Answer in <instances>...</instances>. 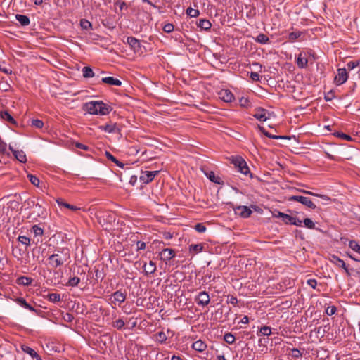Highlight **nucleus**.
Listing matches in <instances>:
<instances>
[{
  "instance_id": "b1692460",
  "label": "nucleus",
  "mask_w": 360,
  "mask_h": 360,
  "mask_svg": "<svg viewBox=\"0 0 360 360\" xmlns=\"http://www.w3.org/2000/svg\"><path fill=\"white\" fill-rule=\"evenodd\" d=\"M0 116L3 120H6L9 123L16 124L15 119L11 116V115L8 111H1L0 112Z\"/></svg>"
},
{
  "instance_id": "e433bc0d",
  "label": "nucleus",
  "mask_w": 360,
  "mask_h": 360,
  "mask_svg": "<svg viewBox=\"0 0 360 360\" xmlns=\"http://www.w3.org/2000/svg\"><path fill=\"white\" fill-rule=\"evenodd\" d=\"M264 135L266 136H267L269 138H271V139H288V140H290L291 139L290 136L272 135L270 133H269L268 131L265 132Z\"/></svg>"
},
{
  "instance_id": "dca6fc26",
  "label": "nucleus",
  "mask_w": 360,
  "mask_h": 360,
  "mask_svg": "<svg viewBox=\"0 0 360 360\" xmlns=\"http://www.w3.org/2000/svg\"><path fill=\"white\" fill-rule=\"evenodd\" d=\"M143 268L145 275L148 276L155 273L156 271V264L154 262L150 260L148 264L145 263Z\"/></svg>"
},
{
  "instance_id": "8fccbe9b",
  "label": "nucleus",
  "mask_w": 360,
  "mask_h": 360,
  "mask_svg": "<svg viewBox=\"0 0 360 360\" xmlns=\"http://www.w3.org/2000/svg\"><path fill=\"white\" fill-rule=\"evenodd\" d=\"M195 229L199 233H203L206 231V227L203 224L198 223L195 225Z\"/></svg>"
},
{
  "instance_id": "393cba45",
  "label": "nucleus",
  "mask_w": 360,
  "mask_h": 360,
  "mask_svg": "<svg viewBox=\"0 0 360 360\" xmlns=\"http://www.w3.org/2000/svg\"><path fill=\"white\" fill-rule=\"evenodd\" d=\"M16 20L20 23L22 26H27L30 24V18L25 15L17 14L15 15Z\"/></svg>"
},
{
  "instance_id": "69168bd1",
  "label": "nucleus",
  "mask_w": 360,
  "mask_h": 360,
  "mask_svg": "<svg viewBox=\"0 0 360 360\" xmlns=\"http://www.w3.org/2000/svg\"><path fill=\"white\" fill-rule=\"evenodd\" d=\"M105 157H106L108 160H111V161H112V162H114L115 161V160L117 159L115 156H113V155H112L110 152H108V151H105Z\"/></svg>"
},
{
  "instance_id": "338daca9",
  "label": "nucleus",
  "mask_w": 360,
  "mask_h": 360,
  "mask_svg": "<svg viewBox=\"0 0 360 360\" xmlns=\"http://www.w3.org/2000/svg\"><path fill=\"white\" fill-rule=\"evenodd\" d=\"M240 103L242 106H247L248 105L249 101L247 98H242L240 100Z\"/></svg>"
},
{
  "instance_id": "1a4fd4ad",
  "label": "nucleus",
  "mask_w": 360,
  "mask_h": 360,
  "mask_svg": "<svg viewBox=\"0 0 360 360\" xmlns=\"http://www.w3.org/2000/svg\"><path fill=\"white\" fill-rule=\"evenodd\" d=\"M235 212L241 217L248 218L252 213V210L247 206H237L234 207Z\"/></svg>"
},
{
  "instance_id": "49530a36",
  "label": "nucleus",
  "mask_w": 360,
  "mask_h": 360,
  "mask_svg": "<svg viewBox=\"0 0 360 360\" xmlns=\"http://www.w3.org/2000/svg\"><path fill=\"white\" fill-rule=\"evenodd\" d=\"M18 241L20 242L22 244H24L25 245H29L30 243V240L28 237L24 236H20L18 238Z\"/></svg>"
},
{
  "instance_id": "3c124183",
  "label": "nucleus",
  "mask_w": 360,
  "mask_h": 360,
  "mask_svg": "<svg viewBox=\"0 0 360 360\" xmlns=\"http://www.w3.org/2000/svg\"><path fill=\"white\" fill-rule=\"evenodd\" d=\"M63 319L66 322H68V323H70L73 321L74 319V316L70 314V313H65L63 316Z\"/></svg>"
},
{
  "instance_id": "864d4df0",
  "label": "nucleus",
  "mask_w": 360,
  "mask_h": 360,
  "mask_svg": "<svg viewBox=\"0 0 360 360\" xmlns=\"http://www.w3.org/2000/svg\"><path fill=\"white\" fill-rule=\"evenodd\" d=\"M336 311H337V309L335 306H330V307H327V309L326 310V313L328 316H332L335 314Z\"/></svg>"
},
{
  "instance_id": "a211bd4d",
  "label": "nucleus",
  "mask_w": 360,
  "mask_h": 360,
  "mask_svg": "<svg viewBox=\"0 0 360 360\" xmlns=\"http://www.w3.org/2000/svg\"><path fill=\"white\" fill-rule=\"evenodd\" d=\"M192 348L197 352H202L206 349L207 345L201 340H198L193 343Z\"/></svg>"
},
{
  "instance_id": "f03ea898",
  "label": "nucleus",
  "mask_w": 360,
  "mask_h": 360,
  "mask_svg": "<svg viewBox=\"0 0 360 360\" xmlns=\"http://www.w3.org/2000/svg\"><path fill=\"white\" fill-rule=\"evenodd\" d=\"M70 259V253L68 249H63L49 257V264L52 267L57 268L63 265Z\"/></svg>"
},
{
  "instance_id": "412c9836",
  "label": "nucleus",
  "mask_w": 360,
  "mask_h": 360,
  "mask_svg": "<svg viewBox=\"0 0 360 360\" xmlns=\"http://www.w3.org/2000/svg\"><path fill=\"white\" fill-rule=\"evenodd\" d=\"M112 296L114 297V302H118L119 303H122L126 299V293L120 290L115 292Z\"/></svg>"
},
{
  "instance_id": "58836bf2",
  "label": "nucleus",
  "mask_w": 360,
  "mask_h": 360,
  "mask_svg": "<svg viewBox=\"0 0 360 360\" xmlns=\"http://www.w3.org/2000/svg\"><path fill=\"white\" fill-rule=\"evenodd\" d=\"M358 66H360V60L349 61L347 64L348 70H352Z\"/></svg>"
},
{
  "instance_id": "9b49d317",
  "label": "nucleus",
  "mask_w": 360,
  "mask_h": 360,
  "mask_svg": "<svg viewBox=\"0 0 360 360\" xmlns=\"http://www.w3.org/2000/svg\"><path fill=\"white\" fill-rule=\"evenodd\" d=\"M330 261L335 265L342 268L348 275L350 274L345 262L342 259L339 258L338 256L334 255H332L331 257L330 258Z\"/></svg>"
},
{
  "instance_id": "39448f33",
  "label": "nucleus",
  "mask_w": 360,
  "mask_h": 360,
  "mask_svg": "<svg viewBox=\"0 0 360 360\" xmlns=\"http://www.w3.org/2000/svg\"><path fill=\"white\" fill-rule=\"evenodd\" d=\"M290 201H297L311 209H315L316 205L307 197L301 195H292L289 198Z\"/></svg>"
},
{
  "instance_id": "6e6552de",
  "label": "nucleus",
  "mask_w": 360,
  "mask_h": 360,
  "mask_svg": "<svg viewBox=\"0 0 360 360\" xmlns=\"http://www.w3.org/2000/svg\"><path fill=\"white\" fill-rule=\"evenodd\" d=\"M195 302L198 305L206 306L210 302V298L208 293L205 291L199 292L195 298Z\"/></svg>"
},
{
  "instance_id": "79ce46f5",
  "label": "nucleus",
  "mask_w": 360,
  "mask_h": 360,
  "mask_svg": "<svg viewBox=\"0 0 360 360\" xmlns=\"http://www.w3.org/2000/svg\"><path fill=\"white\" fill-rule=\"evenodd\" d=\"M349 246L353 250L360 254V245L355 240H351L349 242Z\"/></svg>"
},
{
  "instance_id": "c03bdc74",
  "label": "nucleus",
  "mask_w": 360,
  "mask_h": 360,
  "mask_svg": "<svg viewBox=\"0 0 360 360\" xmlns=\"http://www.w3.org/2000/svg\"><path fill=\"white\" fill-rule=\"evenodd\" d=\"M283 221L286 224H292L295 222V217L286 214Z\"/></svg>"
},
{
  "instance_id": "f3484780",
  "label": "nucleus",
  "mask_w": 360,
  "mask_h": 360,
  "mask_svg": "<svg viewBox=\"0 0 360 360\" xmlns=\"http://www.w3.org/2000/svg\"><path fill=\"white\" fill-rule=\"evenodd\" d=\"M101 81H102V82L110 84V85L117 86H120L122 85V82L120 79L114 78L112 77H103V78H102Z\"/></svg>"
},
{
  "instance_id": "20e7f679",
  "label": "nucleus",
  "mask_w": 360,
  "mask_h": 360,
  "mask_svg": "<svg viewBox=\"0 0 360 360\" xmlns=\"http://www.w3.org/2000/svg\"><path fill=\"white\" fill-rule=\"evenodd\" d=\"M273 112H270L266 109L262 108H257L254 110L252 116L260 122H265L270 119Z\"/></svg>"
},
{
  "instance_id": "9d476101",
  "label": "nucleus",
  "mask_w": 360,
  "mask_h": 360,
  "mask_svg": "<svg viewBox=\"0 0 360 360\" xmlns=\"http://www.w3.org/2000/svg\"><path fill=\"white\" fill-rule=\"evenodd\" d=\"M219 97L220 99L226 103L232 102L234 100V96L229 89H221L219 92Z\"/></svg>"
},
{
  "instance_id": "bb28decb",
  "label": "nucleus",
  "mask_w": 360,
  "mask_h": 360,
  "mask_svg": "<svg viewBox=\"0 0 360 360\" xmlns=\"http://www.w3.org/2000/svg\"><path fill=\"white\" fill-rule=\"evenodd\" d=\"M17 302L22 307H23L24 308L30 310V311H34L35 309H34L33 307H32L30 304H28L26 300L22 298V297H19L17 299Z\"/></svg>"
},
{
  "instance_id": "423d86ee",
  "label": "nucleus",
  "mask_w": 360,
  "mask_h": 360,
  "mask_svg": "<svg viewBox=\"0 0 360 360\" xmlns=\"http://www.w3.org/2000/svg\"><path fill=\"white\" fill-rule=\"evenodd\" d=\"M338 73L335 77L334 82L336 85L340 86L345 83L348 79V73L346 68H338Z\"/></svg>"
},
{
  "instance_id": "ea45409f",
  "label": "nucleus",
  "mask_w": 360,
  "mask_h": 360,
  "mask_svg": "<svg viewBox=\"0 0 360 360\" xmlns=\"http://www.w3.org/2000/svg\"><path fill=\"white\" fill-rule=\"evenodd\" d=\"M260 333L264 336H269L271 334V329L270 327L264 326L260 328Z\"/></svg>"
},
{
  "instance_id": "c9c22d12",
  "label": "nucleus",
  "mask_w": 360,
  "mask_h": 360,
  "mask_svg": "<svg viewBox=\"0 0 360 360\" xmlns=\"http://www.w3.org/2000/svg\"><path fill=\"white\" fill-rule=\"evenodd\" d=\"M124 325V321L122 319H119L112 323V326L118 330L123 328Z\"/></svg>"
},
{
  "instance_id": "e2e57ef3",
  "label": "nucleus",
  "mask_w": 360,
  "mask_h": 360,
  "mask_svg": "<svg viewBox=\"0 0 360 360\" xmlns=\"http://www.w3.org/2000/svg\"><path fill=\"white\" fill-rule=\"evenodd\" d=\"M250 78L253 81H258L259 79V74L257 72H252L250 73Z\"/></svg>"
},
{
  "instance_id": "0eeeda50",
  "label": "nucleus",
  "mask_w": 360,
  "mask_h": 360,
  "mask_svg": "<svg viewBox=\"0 0 360 360\" xmlns=\"http://www.w3.org/2000/svg\"><path fill=\"white\" fill-rule=\"evenodd\" d=\"M159 173V171H146L141 173L140 180L144 184L151 182L155 176Z\"/></svg>"
},
{
  "instance_id": "603ef678",
  "label": "nucleus",
  "mask_w": 360,
  "mask_h": 360,
  "mask_svg": "<svg viewBox=\"0 0 360 360\" xmlns=\"http://www.w3.org/2000/svg\"><path fill=\"white\" fill-rule=\"evenodd\" d=\"M335 135L338 137H340L342 139H345V140H347V141H351L352 140V137L349 136V135H347L346 134H344V133H341V132H337L335 134Z\"/></svg>"
},
{
  "instance_id": "052dcab7",
  "label": "nucleus",
  "mask_w": 360,
  "mask_h": 360,
  "mask_svg": "<svg viewBox=\"0 0 360 360\" xmlns=\"http://www.w3.org/2000/svg\"><path fill=\"white\" fill-rule=\"evenodd\" d=\"M137 250H144L146 248V243L143 241H137Z\"/></svg>"
},
{
  "instance_id": "72a5a7b5",
  "label": "nucleus",
  "mask_w": 360,
  "mask_h": 360,
  "mask_svg": "<svg viewBox=\"0 0 360 360\" xmlns=\"http://www.w3.org/2000/svg\"><path fill=\"white\" fill-rule=\"evenodd\" d=\"M224 340L228 344H233L235 342V337L231 333H226L224 336Z\"/></svg>"
},
{
  "instance_id": "a878e982",
  "label": "nucleus",
  "mask_w": 360,
  "mask_h": 360,
  "mask_svg": "<svg viewBox=\"0 0 360 360\" xmlns=\"http://www.w3.org/2000/svg\"><path fill=\"white\" fill-rule=\"evenodd\" d=\"M198 26L202 30H208L211 28L212 24L208 20L200 19L198 23Z\"/></svg>"
},
{
  "instance_id": "c756f323",
  "label": "nucleus",
  "mask_w": 360,
  "mask_h": 360,
  "mask_svg": "<svg viewBox=\"0 0 360 360\" xmlns=\"http://www.w3.org/2000/svg\"><path fill=\"white\" fill-rule=\"evenodd\" d=\"M48 300L51 302H58L60 301V295L58 293H49L47 295Z\"/></svg>"
},
{
  "instance_id": "a19ab883",
  "label": "nucleus",
  "mask_w": 360,
  "mask_h": 360,
  "mask_svg": "<svg viewBox=\"0 0 360 360\" xmlns=\"http://www.w3.org/2000/svg\"><path fill=\"white\" fill-rule=\"evenodd\" d=\"M27 178L29 179L30 181L34 186H39V184L40 183L39 179L34 175L29 174H27Z\"/></svg>"
},
{
  "instance_id": "0e129e2a",
  "label": "nucleus",
  "mask_w": 360,
  "mask_h": 360,
  "mask_svg": "<svg viewBox=\"0 0 360 360\" xmlns=\"http://www.w3.org/2000/svg\"><path fill=\"white\" fill-rule=\"evenodd\" d=\"M75 146L77 148H79V149H82V150H89V147L84 144H82V143H75Z\"/></svg>"
},
{
  "instance_id": "473e14b6",
  "label": "nucleus",
  "mask_w": 360,
  "mask_h": 360,
  "mask_svg": "<svg viewBox=\"0 0 360 360\" xmlns=\"http://www.w3.org/2000/svg\"><path fill=\"white\" fill-rule=\"evenodd\" d=\"M189 250H190V251H194L196 253L200 252L203 250V245H202V244H200V243L193 244V245H190Z\"/></svg>"
},
{
  "instance_id": "2f4dec72",
  "label": "nucleus",
  "mask_w": 360,
  "mask_h": 360,
  "mask_svg": "<svg viewBox=\"0 0 360 360\" xmlns=\"http://www.w3.org/2000/svg\"><path fill=\"white\" fill-rule=\"evenodd\" d=\"M80 26L83 30H90L92 28V24L86 19H82L80 20Z\"/></svg>"
},
{
  "instance_id": "4c0bfd02",
  "label": "nucleus",
  "mask_w": 360,
  "mask_h": 360,
  "mask_svg": "<svg viewBox=\"0 0 360 360\" xmlns=\"http://www.w3.org/2000/svg\"><path fill=\"white\" fill-rule=\"evenodd\" d=\"M186 14L190 17H197L200 14V11L198 9H193L191 7H189L186 10Z\"/></svg>"
},
{
  "instance_id": "4d7b16f0",
  "label": "nucleus",
  "mask_w": 360,
  "mask_h": 360,
  "mask_svg": "<svg viewBox=\"0 0 360 360\" xmlns=\"http://www.w3.org/2000/svg\"><path fill=\"white\" fill-rule=\"evenodd\" d=\"M227 302H228V303H230V304H233V305H234V306H235V305H236V304H237V303H238V300H237V298H236L235 296H233V295H229V296H228Z\"/></svg>"
},
{
  "instance_id": "680f3d73",
  "label": "nucleus",
  "mask_w": 360,
  "mask_h": 360,
  "mask_svg": "<svg viewBox=\"0 0 360 360\" xmlns=\"http://www.w3.org/2000/svg\"><path fill=\"white\" fill-rule=\"evenodd\" d=\"M307 284L310 285L312 288L315 289L317 285V281L316 279H309L307 281Z\"/></svg>"
},
{
  "instance_id": "ddd939ff",
  "label": "nucleus",
  "mask_w": 360,
  "mask_h": 360,
  "mask_svg": "<svg viewBox=\"0 0 360 360\" xmlns=\"http://www.w3.org/2000/svg\"><path fill=\"white\" fill-rule=\"evenodd\" d=\"M9 149L12 151L13 155L18 161L22 163L26 162V155L22 150L14 149L13 146H11V144L9 145Z\"/></svg>"
},
{
  "instance_id": "bf43d9fd",
  "label": "nucleus",
  "mask_w": 360,
  "mask_h": 360,
  "mask_svg": "<svg viewBox=\"0 0 360 360\" xmlns=\"http://www.w3.org/2000/svg\"><path fill=\"white\" fill-rule=\"evenodd\" d=\"M314 196H316V197H319L321 198V199H323V200L326 201V202H328V201H330L331 199L330 197H328V195H321V194H318V193H315L314 194Z\"/></svg>"
},
{
  "instance_id": "f8f14e48",
  "label": "nucleus",
  "mask_w": 360,
  "mask_h": 360,
  "mask_svg": "<svg viewBox=\"0 0 360 360\" xmlns=\"http://www.w3.org/2000/svg\"><path fill=\"white\" fill-rule=\"evenodd\" d=\"M161 259L165 262L170 261L175 256V252L171 248H165L160 252Z\"/></svg>"
},
{
  "instance_id": "c85d7f7f",
  "label": "nucleus",
  "mask_w": 360,
  "mask_h": 360,
  "mask_svg": "<svg viewBox=\"0 0 360 360\" xmlns=\"http://www.w3.org/2000/svg\"><path fill=\"white\" fill-rule=\"evenodd\" d=\"M255 41L259 44H265L269 42V38L268 37L267 35L261 33L256 37Z\"/></svg>"
},
{
  "instance_id": "f704fd0d",
  "label": "nucleus",
  "mask_w": 360,
  "mask_h": 360,
  "mask_svg": "<svg viewBox=\"0 0 360 360\" xmlns=\"http://www.w3.org/2000/svg\"><path fill=\"white\" fill-rule=\"evenodd\" d=\"M79 282H80L79 278H78L77 276H74V277L70 278V280L68 281L66 285L75 287L79 284Z\"/></svg>"
},
{
  "instance_id": "13d9d810",
  "label": "nucleus",
  "mask_w": 360,
  "mask_h": 360,
  "mask_svg": "<svg viewBox=\"0 0 360 360\" xmlns=\"http://www.w3.org/2000/svg\"><path fill=\"white\" fill-rule=\"evenodd\" d=\"M335 97V94L333 92V91H328L327 94H325L324 98L326 101H330L333 99Z\"/></svg>"
},
{
  "instance_id": "4be33fe9",
  "label": "nucleus",
  "mask_w": 360,
  "mask_h": 360,
  "mask_svg": "<svg viewBox=\"0 0 360 360\" xmlns=\"http://www.w3.org/2000/svg\"><path fill=\"white\" fill-rule=\"evenodd\" d=\"M297 65L300 68H306L308 65V59L300 53L297 58Z\"/></svg>"
},
{
  "instance_id": "5701e85b",
  "label": "nucleus",
  "mask_w": 360,
  "mask_h": 360,
  "mask_svg": "<svg viewBox=\"0 0 360 360\" xmlns=\"http://www.w3.org/2000/svg\"><path fill=\"white\" fill-rule=\"evenodd\" d=\"M32 281L33 280H32V278L22 276H20V277L17 278L16 283L18 285H24V286H27V285H31Z\"/></svg>"
},
{
  "instance_id": "37998d69",
  "label": "nucleus",
  "mask_w": 360,
  "mask_h": 360,
  "mask_svg": "<svg viewBox=\"0 0 360 360\" xmlns=\"http://www.w3.org/2000/svg\"><path fill=\"white\" fill-rule=\"evenodd\" d=\"M303 223L304 224V226L308 228V229H314L315 228V224L312 221V220L309 218H305L304 220H303Z\"/></svg>"
},
{
  "instance_id": "cd10ccee",
  "label": "nucleus",
  "mask_w": 360,
  "mask_h": 360,
  "mask_svg": "<svg viewBox=\"0 0 360 360\" xmlns=\"http://www.w3.org/2000/svg\"><path fill=\"white\" fill-rule=\"evenodd\" d=\"M82 74L84 78H91L94 77L93 70L89 66H85L82 68Z\"/></svg>"
},
{
  "instance_id": "2eb2a0df",
  "label": "nucleus",
  "mask_w": 360,
  "mask_h": 360,
  "mask_svg": "<svg viewBox=\"0 0 360 360\" xmlns=\"http://www.w3.org/2000/svg\"><path fill=\"white\" fill-rule=\"evenodd\" d=\"M99 129L108 133H119L120 129L117 124H109L105 125L99 126Z\"/></svg>"
},
{
  "instance_id": "5fc2aeb1",
  "label": "nucleus",
  "mask_w": 360,
  "mask_h": 360,
  "mask_svg": "<svg viewBox=\"0 0 360 360\" xmlns=\"http://www.w3.org/2000/svg\"><path fill=\"white\" fill-rule=\"evenodd\" d=\"M164 32L170 33L174 30V25L171 23L165 24L163 27Z\"/></svg>"
},
{
  "instance_id": "a18cd8bd",
  "label": "nucleus",
  "mask_w": 360,
  "mask_h": 360,
  "mask_svg": "<svg viewBox=\"0 0 360 360\" xmlns=\"http://www.w3.org/2000/svg\"><path fill=\"white\" fill-rule=\"evenodd\" d=\"M32 126H33L37 129H41L44 126V122H43V121H41L40 120L34 119L32 120Z\"/></svg>"
},
{
  "instance_id": "6e6d98bb",
  "label": "nucleus",
  "mask_w": 360,
  "mask_h": 360,
  "mask_svg": "<svg viewBox=\"0 0 360 360\" xmlns=\"http://www.w3.org/2000/svg\"><path fill=\"white\" fill-rule=\"evenodd\" d=\"M32 229L36 236H41L44 233L43 229L37 225L33 226Z\"/></svg>"
},
{
  "instance_id": "f257e3e1",
  "label": "nucleus",
  "mask_w": 360,
  "mask_h": 360,
  "mask_svg": "<svg viewBox=\"0 0 360 360\" xmlns=\"http://www.w3.org/2000/svg\"><path fill=\"white\" fill-rule=\"evenodd\" d=\"M83 110L89 114L105 115L110 113L112 108L101 101H95L86 103L83 106Z\"/></svg>"
},
{
  "instance_id": "09e8293b",
  "label": "nucleus",
  "mask_w": 360,
  "mask_h": 360,
  "mask_svg": "<svg viewBox=\"0 0 360 360\" xmlns=\"http://www.w3.org/2000/svg\"><path fill=\"white\" fill-rule=\"evenodd\" d=\"M300 35H301L300 32H290L288 35V39L290 41H294V40L297 39V38H299L300 37Z\"/></svg>"
},
{
  "instance_id": "6ab92c4d",
  "label": "nucleus",
  "mask_w": 360,
  "mask_h": 360,
  "mask_svg": "<svg viewBox=\"0 0 360 360\" xmlns=\"http://www.w3.org/2000/svg\"><path fill=\"white\" fill-rule=\"evenodd\" d=\"M56 202L59 206H63V207L70 209L74 212H76V211L80 210L79 207L72 205H70V204L65 202L62 198H58L56 200Z\"/></svg>"
},
{
  "instance_id": "4468645a",
  "label": "nucleus",
  "mask_w": 360,
  "mask_h": 360,
  "mask_svg": "<svg viewBox=\"0 0 360 360\" xmlns=\"http://www.w3.org/2000/svg\"><path fill=\"white\" fill-rule=\"evenodd\" d=\"M127 44L134 51V52H139L141 49L140 41L134 37H128L127 39Z\"/></svg>"
},
{
  "instance_id": "7ed1b4c3",
  "label": "nucleus",
  "mask_w": 360,
  "mask_h": 360,
  "mask_svg": "<svg viewBox=\"0 0 360 360\" xmlns=\"http://www.w3.org/2000/svg\"><path fill=\"white\" fill-rule=\"evenodd\" d=\"M232 163L234 166L238 168V171L247 175L250 173L249 167L245 162V160L240 156H234L232 157Z\"/></svg>"
},
{
  "instance_id": "7c9ffc66",
  "label": "nucleus",
  "mask_w": 360,
  "mask_h": 360,
  "mask_svg": "<svg viewBox=\"0 0 360 360\" xmlns=\"http://www.w3.org/2000/svg\"><path fill=\"white\" fill-rule=\"evenodd\" d=\"M21 349L24 352L28 354L32 357H33V356L37 355V352L32 348L30 347L27 345H22L21 346Z\"/></svg>"
},
{
  "instance_id": "de8ad7c7",
  "label": "nucleus",
  "mask_w": 360,
  "mask_h": 360,
  "mask_svg": "<svg viewBox=\"0 0 360 360\" xmlns=\"http://www.w3.org/2000/svg\"><path fill=\"white\" fill-rule=\"evenodd\" d=\"M156 335H157V340L161 343L165 342L167 340V336L164 332H162V331L159 332L157 333Z\"/></svg>"
},
{
  "instance_id": "aec40b11",
  "label": "nucleus",
  "mask_w": 360,
  "mask_h": 360,
  "mask_svg": "<svg viewBox=\"0 0 360 360\" xmlns=\"http://www.w3.org/2000/svg\"><path fill=\"white\" fill-rule=\"evenodd\" d=\"M205 174L212 182H214L217 184H223V181L219 176H217L214 172L210 171L209 172H207Z\"/></svg>"
},
{
  "instance_id": "774afa93",
  "label": "nucleus",
  "mask_w": 360,
  "mask_h": 360,
  "mask_svg": "<svg viewBox=\"0 0 360 360\" xmlns=\"http://www.w3.org/2000/svg\"><path fill=\"white\" fill-rule=\"evenodd\" d=\"M163 237H164V238H165V239H166V240H169V239L172 238L173 236H172V234L171 233H169V232H165V233H163Z\"/></svg>"
}]
</instances>
